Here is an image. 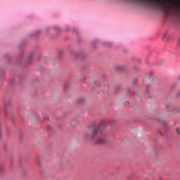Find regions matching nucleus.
<instances>
[{
    "label": "nucleus",
    "mask_w": 180,
    "mask_h": 180,
    "mask_svg": "<svg viewBox=\"0 0 180 180\" xmlns=\"http://www.w3.org/2000/svg\"><path fill=\"white\" fill-rule=\"evenodd\" d=\"M101 134L102 133V129H101V127H96L93 129V137H95V136H98V134Z\"/></svg>",
    "instance_id": "1"
},
{
    "label": "nucleus",
    "mask_w": 180,
    "mask_h": 180,
    "mask_svg": "<svg viewBox=\"0 0 180 180\" xmlns=\"http://www.w3.org/2000/svg\"><path fill=\"white\" fill-rule=\"evenodd\" d=\"M106 141L104 139V138H102V137H98L96 141V144H104V143Z\"/></svg>",
    "instance_id": "2"
},
{
    "label": "nucleus",
    "mask_w": 180,
    "mask_h": 180,
    "mask_svg": "<svg viewBox=\"0 0 180 180\" xmlns=\"http://www.w3.org/2000/svg\"><path fill=\"white\" fill-rule=\"evenodd\" d=\"M176 133H177V134H180V131H179V129H176Z\"/></svg>",
    "instance_id": "3"
},
{
    "label": "nucleus",
    "mask_w": 180,
    "mask_h": 180,
    "mask_svg": "<svg viewBox=\"0 0 180 180\" xmlns=\"http://www.w3.org/2000/svg\"><path fill=\"white\" fill-rule=\"evenodd\" d=\"M125 103H126V105H128V103H129V101H127Z\"/></svg>",
    "instance_id": "4"
},
{
    "label": "nucleus",
    "mask_w": 180,
    "mask_h": 180,
    "mask_svg": "<svg viewBox=\"0 0 180 180\" xmlns=\"http://www.w3.org/2000/svg\"><path fill=\"white\" fill-rule=\"evenodd\" d=\"M47 120H49V117H46Z\"/></svg>",
    "instance_id": "5"
}]
</instances>
